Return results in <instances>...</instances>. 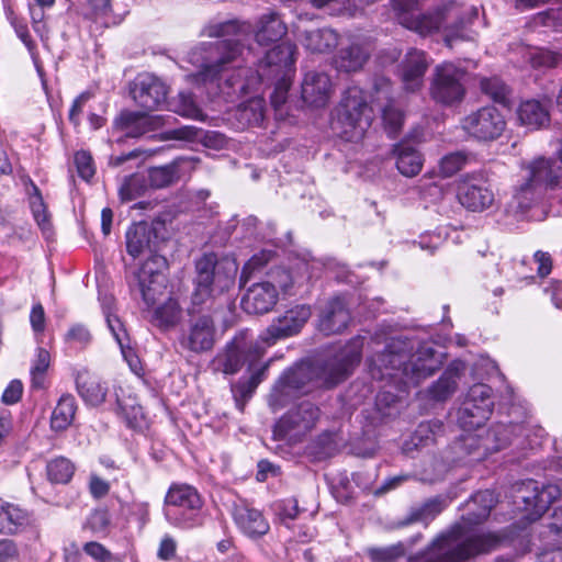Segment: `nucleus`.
<instances>
[{"instance_id": "nucleus-57", "label": "nucleus", "mask_w": 562, "mask_h": 562, "mask_svg": "<svg viewBox=\"0 0 562 562\" xmlns=\"http://www.w3.org/2000/svg\"><path fill=\"white\" fill-rule=\"evenodd\" d=\"M271 507L279 521L285 526L296 519L301 512L299 502L294 497L276 501Z\"/></svg>"}, {"instance_id": "nucleus-22", "label": "nucleus", "mask_w": 562, "mask_h": 562, "mask_svg": "<svg viewBox=\"0 0 562 562\" xmlns=\"http://www.w3.org/2000/svg\"><path fill=\"white\" fill-rule=\"evenodd\" d=\"M131 94L140 108L154 111L166 103L167 86L153 74H139L133 82Z\"/></svg>"}, {"instance_id": "nucleus-46", "label": "nucleus", "mask_w": 562, "mask_h": 562, "mask_svg": "<svg viewBox=\"0 0 562 562\" xmlns=\"http://www.w3.org/2000/svg\"><path fill=\"white\" fill-rule=\"evenodd\" d=\"M259 220L254 215H248L245 217L240 224L239 233H240V239L241 240H250L255 239L257 241H266V243H272L273 246H281V244H292L293 243V236L292 232H288L285 234V241H279L276 243L272 239V236L276 234V228L272 223L267 224V228L269 229V233L267 235H262V237L259 238V231H258Z\"/></svg>"}, {"instance_id": "nucleus-59", "label": "nucleus", "mask_w": 562, "mask_h": 562, "mask_svg": "<svg viewBox=\"0 0 562 562\" xmlns=\"http://www.w3.org/2000/svg\"><path fill=\"white\" fill-rule=\"evenodd\" d=\"M368 554L372 562H395L406 554V546L400 541L389 547L369 549Z\"/></svg>"}, {"instance_id": "nucleus-58", "label": "nucleus", "mask_w": 562, "mask_h": 562, "mask_svg": "<svg viewBox=\"0 0 562 562\" xmlns=\"http://www.w3.org/2000/svg\"><path fill=\"white\" fill-rule=\"evenodd\" d=\"M267 279L262 280L263 282H268L273 285L274 290L279 293L282 292L288 294L290 289L293 286V278L292 273L289 269L284 267H273L271 268L267 274Z\"/></svg>"}, {"instance_id": "nucleus-26", "label": "nucleus", "mask_w": 562, "mask_h": 562, "mask_svg": "<svg viewBox=\"0 0 562 562\" xmlns=\"http://www.w3.org/2000/svg\"><path fill=\"white\" fill-rule=\"evenodd\" d=\"M458 199L468 210L481 212L493 204L494 193L485 181L467 179L458 187Z\"/></svg>"}, {"instance_id": "nucleus-28", "label": "nucleus", "mask_w": 562, "mask_h": 562, "mask_svg": "<svg viewBox=\"0 0 562 562\" xmlns=\"http://www.w3.org/2000/svg\"><path fill=\"white\" fill-rule=\"evenodd\" d=\"M351 321L349 310L342 296L330 299L322 311L318 319V329L324 335L341 334Z\"/></svg>"}, {"instance_id": "nucleus-29", "label": "nucleus", "mask_w": 562, "mask_h": 562, "mask_svg": "<svg viewBox=\"0 0 562 562\" xmlns=\"http://www.w3.org/2000/svg\"><path fill=\"white\" fill-rule=\"evenodd\" d=\"M331 81L324 71H308L301 85L302 100L315 108L325 106L330 98Z\"/></svg>"}, {"instance_id": "nucleus-39", "label": "nucleus", "mask_w": 562, "mask_h": 562, "mask_svg": "<svg viewBox=\"0 0 562 562\" xmlns=\"http://www.w3.org/2000/svg\"><path fill=\"white\" fill-rule=\"evenodd\" d=\"M517 119L528 131L546 127L550 122L548 109L538 100H527L519 104Z\"/></svg>"}, {"instance_id": "nucleus-3", "label": "nucleus", "mask_w": 562, "mask_h": 562, "mask_svg": "<svg viewBox=\"0 0 562 562\" xmlns=\"http://www.w3.org/2000/svg\"><path fill=\"white\" fill-rule=\"evenodd\" d=\"M247 30L248 26L245 23L235 19L210 21L203 27L202 35L222 40L202 44L191 53L192 61H198L200 57L202 59L198 74L199 80L204 85L214 86L217 93L228 74H235L236 78L240 69L247 68L241 65L245 49L241 40Z\"/></svg>"}, {"instance_id": "nucleus-4", "label": "nucleus", "mask_w": 562, "mask_h": 562, "mask_svg": "<svg viewBox=\"0 0 562 562\" xmlns=\"http://www.w3.org/2000/svg\"><path fill=\"white\" fill-rule=\"evenodd\" d=\"M522 169L525 173L521 181L498 218V223L509 231L517 228L518 223L533 217L530 212L548 188L562 184V167L557 166L552 159L538 157Z\"/></svg>"}, {"instance_id": "nucleus-20", "label": "nucleus", "mask_w": 562, "mask_h": 562, "mask_svg": "<svg viewBox=\"0 0 562 562\" xmlns=\"http://www.w3.org/2000/svg\"><path fill=\"white\" fill-rule=\"evenodd\" d=\"M311 316L310 305H295L274 318L260 337L267 345L272 346L280 339L297 335Z\"/></svg>"}, {"instance_id": "nucleus-7", "label": "nucleus", "mask_w": 562, "mask_h": 562, "mask_svg": "<svg viewBox=\"0 0 562 562\" xmlns=\"http://www.w3.org/2000/svg\"><path fill=\"white\" fill-rule=\"evenodd\" d=\"M372 121V110L368 104L366 92L357 87H349L336 109L334 130L347 142L362 139Z\"/></svg>"}, {"instance_id": "nucleus-5", "label": "nucleus", "mask_w": 562, "mask_h": 562, "mask_svg": "<svg viewBox=\"0 0 562 562\" xmlns=\"http://www.w3.org/2000/svg\"><path fill=\"white\" fill-rule=\"evenodd\" d=\"M479 16L476 7L460 8L456 3L445 5L434 12H415L408 16L402 18V24L422 35L429 34L443 27L446 30L445 41L448 46H452L454 40H471L469 26Z\"/></svg>"}, {"instance_id": "nucleus-34", "label": "nucleus", "mask_w": 562, "mask_h": 562, "mask_svg": "<svg viewBox=\"0 0 562 562\" xmlns=\"http://www.w3.org/2000/svg\"><path fill=\"white\" fill-rule=\"evenodd\" d=\"M234 521L239 530L250 539H259L270 530L263 514L256 508L238 506L234 512Z\"/></svg>"}, {"instance_id": "nucleus-53", "label": "nucleus", "mask_w": 562, "mask_h": 562, "mask_svg": "<svg viewBox=\"0 0 562 562\" xmlns=\"http://www.w3.org/2000/svg\"><path fill=\"white\" fill-rule=\"evenodd\" d=\"M111 13L112 0H83L82 15L87 20L108 26Z\"/></svg>"}, {"instance_id": "nucleus-33", "label": "nucleus", "mask_w": 562, "mask_h": 562, "mask_svg": "<svg viewBox=\"0 0 562 562\" xmlns=\"http://www.w3.org/2000/svg\"><path fill=\"white\" fill-rule=\"evenodd\" d=\"M217 266V256L214 252L204 254L201 258L195 260L196 276L193 282L203 283H217L221 291H227L235 283L236 265L232 262L233 274H226L223 279L215 272Z\"/></svg>"}, {"instance_id": "nucleus-11", "label": "nucleus", "mask_w": 562, "mask_h": 562, "mask_svg": "<svg viewBox=\"0 0 562 562\" xmlns=\"http://www.w3.org/2000/svg\"><path fill=\"white\" fill-rule=\"evenodd\" d=\"M316 376L315 363L308 360H300L282 371L272 386L269 395V404L274 409L285 407L293 397L304 393L305 387Z\"/></svg>"}, {"instance_id": "nucleus-13", "label": "nucleus", "mask_w": 562, "mask_h": 562, "mask_svg": "<svg viewBox=\"0 0 562 562\" xmlns=\"http://www.w3.org/2000/svg\"><path fill=\"white\" fill-rule=\"evenodd\" d=\"M262 355L263 349L257 341L240 334L226 342L223 351L217 355L216 362L218 370L225 375H234L244 366H247V370H252Z\"/></svg>"}, {"instance_id": "nucleus-43", "label": "nucleus", "mask_w": 562, "mask_h": 562, "mask_svg": "<svg viewBox=\"0 0 562 562\" xmlns=\"http://www.w3.org/2000/svg\"><path fill=\"white\" fill-rule=\"evenodd\" d=\"M396 155V168L405 177H414L423 167L420 153L408 143H400L394 146Z\"/></svg>"}, {"instance_id": "nucleus-16", "label": "nucleus", "mask_w": 562, "mask_h": 562, "mask_svg": "<svg viewBox=\"0 0 562 562\" xmlns=\"http://www.w3.org/2000/svg\"><path fill=\"white\" fill-rule=\"evenodd\" d=\"M506 126L505 116L493 105L472 111L461 121L462 130L471 139L485 144L498 139Z\"/></svg>"}, {"instance_id": "nucleus-12", "label": "nucleus", "mask_w": 562, "mask_h": 562, "mask_svg": "<svg viewBox=\"0 0 562 562\" xmlns=\"http://www.w3.org/2000/svg\"><path fill=\"white\" fill-rule=\"evenodd\" d=\"M412 349L408 339L392 338L381 352L375 353L369 360L371 376L380 381L396 378L405 381Z\"/></svg>"}, {"instance_id": "nucleus-31", "label": "nucleus", "mask_w": 562, "mask_h": 562, "mask_svg": "<svg viewBox=\"0 0 562 562\" xmlns=\"http://www.w3.org/2000/svg\"><path fill=\"white\" fill-rule=\"evenodd\" d=\"M449 505L448 498L443 495H436L427 498L422 504L412 506L407 514L395 522L396 528H404L420 522L427 527Z\"/></svg>"}, {"instance_id": "nucleus-47", "label": "nucleus", "mask_w": 562, "mask_h": 562, "mask_svg": "<svg viewBox=\"0 0 562 562\" xmlns=\"http://www.w3.org/2000/svg\"><path fill=\"white\" fill-rule=\"evenodd\" d=\"M266 105L262 98H251L240 103L236 109L235 116L241 127L260 126L265 120Z\"/></svg>"}, {"instance_id": "nucleus-37", "label": "nucleus", "mask_w": 562, "mask_h": 562, "mask_svg": "<svg viewBox=\"0 0 562 562\" xmlns=\"http://www.w3.org/2000/svg\"><path fill=\"white\" fill-rule=\"evenodd\" d=\"M31 524V515L20 506L0 499V533L16 535Z\"/></svg>"}, {"instance_id": "nucleus-2", "label": "nucleus", "mask_w": 562, "mask_h": 562, "mask_svg": "<svg viewBox=\"0 0 562 562\" xmlns=\"http://www.w3.org/2000/svg\"><path fill=\"white\" fill-rule=\"evenodd\" d=\"M295 53L296 46L291 42L276 45L258 60L255 71L250 68L240 69L236 78L235 74H228L218 94L227 102H235L259 90L260 86H273L270 102L274 110H279L285 103L292 85Z\"/></svg>"}, {"instance_id": "nucleus-17", "label": "nucleus", "mask_w": 562, "mask_h": 562, "mask_svg": "<svg viewBox=\"0 0 562 562\" xmlns=\"http://www.w3.org/2000/svg\"><path fill=\"white\" fill-rule=\"evenodd\" d=\"M337 47L334 64L338 70L345 72L362 69L374 49L371 37L357 33H345L339 36Z\"/></svg>"}, {"instance_id": "nucleus-62", "label": "nucleus", "mask_w": 562, "mask_h": 562, "mask_svg": "<svg viewBox=\"0 0 562 562\" xmlns=\"http://www.w3.org/2000/svg\"><path fill=\"white\" fill-rule=\"evenodd\" d=\"M108 328L110 329L112 336L114 337L115 341L119 344L122 353L126 355V349L131 350L130 346V336L127 334V330L121 321V318L117 315L111 316L105 318Z\"/></svg>"}, {"instance_id": "nucleus-36", "label": "nucleus", "mask_w": 562, "mask_h": 562, "mask_svg": "<svg viewBox=\"0 0 562 562\" xmlns=\"http://www.w3.org/2000/svg\"><path fill=\"white\" fill-rule=\"evenodd\" d=\"M522 430L524 426L518 423H496L492 425L485 434L486 449H490L492 454L507 448L522 435Z\"/></svg>"}, {"instance_id": "nucleus-52", "label": "nucleus", "mask_w": 562, "mask_h": 562, "mask_svg": "<svg viewBox=\"0 0 562 562\" xmlns=\"http://www.w3.org/2000/svg\"><path fill=\"white\" fill-rule=\"evenodd\" d=\"M111 526V515L108 508L92 509L82 524V530H89L92 536L105 538Z\"/></svg>"}, {"instance_id": "nucleus-14", "label": "nucleus", "mask_w": 562, "mask_h": 562, "mask_svg": "<svg viewBox=\"0 0 562 562\" xmlns=\"http://www.w3.org/2000/svg\"><path fill=\"white\" fill-rule=\"evenodd\" d=\"M217 339L218 331L214 316L202 314L189 316L186 325L179 331L177 341L183 351L203 355L214 349Z\"/></svg>"}, {"instance_id": "nucleus-21", "label": "nucleus", "mask_w": 562, "mask_h": 562, "mask_svg": "<svg viewBox=\"0 0 562 562\" xmlns=\"http://www.w3.org/2000/svg\"><path fill=\"white\" fill-rule=\"evenodd\" d=\"M164 124L159 115H148L135 111H122L113 121V134H119L116 143L127 138H140L158 131Z\"/></svg>"}, {"instance_id": "nucleus-35", "label": "nucleus", "mask_w": 562, "mask_h": 562, "mask_svg": "<svg viewBox=\"0 0 562 562\" xmlns=\"http://www.w3.org/2000/svg\"><path fill=\"white\" fill-rule=\"evenodd\" d=\"M25 191L29 195V203L33 217L41 228L45 240L47 243H53L54 229L50 222V215L40 188L29 178Z\"/></svg>"}, {"instance_id": "nucleus-18", "label": "nucleus", "mask_w": 562, "mask_h": 562, "mask_svg": "<svg viewBox=\"0 0 562 562\" xmlns=\"http://www.w3.org/2000/svg\"><path fill=\"white\" fill-rule=\"evenodd\" d=\"M319 408L311 401H302L290 408L273 426V438L284 440L291 436L305 435L319 418Z\"/></svg>"}, {"instance_id": "nucleus-41", "label": "nucleus", "mask_w": 562, "mask_h": 562, "mask_svg": "<svg viewBox=\"0 0 562 562\" xmlns=\"http://www.w3.org/2000/svg\"><path fill=\"white\" fill-rule=\"evenodd\" d=\"M286 25L277 12L262 14L257 22L255 38L260 45L278 42L286 34Z\"/></svg>"}, {"instance_id": "nucleus-51", "label": "nucleus", "mask_w": 562, "mask_h": 562, "mask_svg": "<svg viewBox=\"0 0 562 562\" xmlns=\"http://www.w3.org/2000/svg\"><path fill=\"white\" fill-rule=\"evenodd\" d=\"M76 471L75 464L66 457H56L46 464V475L53 484H67Z\"/></svg>"}, {"instance_id": "nucleus-38", "label": "nucleus", "mask_w": 562, "mask_h": 562, "mask_svg": "<svg viewBox=\"0 0 562 562\" xmlns=\"http://www.w3.org/2000/svg\"><path fill=\"white\" fill-rule=\"evenodd\" d=\"M462 368V362L450 363L439 379L429 386V397L438 402H443L451 397L457 390Z\"/></svg>"}, {"instance_id": "nucleus-1", "label": "nucleus", "mask_w": 562, "mask_h": 562, "mask_svg": "<svg viewBox=\"0 0 562 562\" xmlns=\"http://www.w3.org/2000/svg\"><path fill=\"white\" fill-rule=\"evenodd\" d=\"M495 493L479 491L463 504L465 513L440 532L426 548L408 557V562H465L475 555L494 550L501 539L494 533L468 536V527L483 524L496 504Z\"/></svg>"}, {"instance_id": "nucleus-32", "label": "nucleus", "mask_w": 562, "mask_h": 562, "mask_svg": "<svg viewBox=\"0 0 562 562\" xmlns=\"http://www.w3.org/2000/svg\"><path fill=\"white\" fill-rule=\"evenodd\" d=\"M427 68L428 61L426 54L418 49H411L401 65L404 89L408 92L419 90Z\"/></svg>"}, {"instance_id": "nucleus-54", "label": "nucleus", "mask_w": 562, "mask_h": 562, "mask_svg": "<svg viewBox=\"0 0 562 562\" xmlns=\"http://www.w3.org/2000/svg\"><path fill=\"white\" fill-rule=\"evenodd\" d=\"M274 255L276 251L271 248H260L259 252L254 254L250 259L243 266L239 277V286L246 288L251 274L260 271Z\"/></svg>"}, {"instance_id": "nucleus-50", "label": "nucleus", "mask_w": 562, "mask_h": 562, "mask_svg": "<svg viewBox=\"0 0 562 562\" xmlns=\"http://www.w3.org/2000/svg\"><path fill=\"white\" fill-rule=\"evenodd\" d=\"M269 363H260V361L254 367L249 376H240L236 384L233 385L232 391L235 396L248 398L252 395L257 386L262 382L266 376Z\"/></svg>"}, {"instance_id": "nucleus-49", "label": "nucleus", "mask_w": 562, "mask_h": 562, "mask_svg": "<svg viewBox=\"0 0 562 562\" xmlns=\"http://www.w3.org/2000/svg\"><path fill=\"white\" fill-rule=\"evenodd\" d=\"M183 160L176 159L172 162L153 167L148 170V183L156 189L166 188L176 182L181 176Z\"/></svg>"}, {"instance_id": "nucleus-15", "label": "nucleus", "mask_w": 562, "mask_h": 562, "mask_svg": "<svg viewBox=\"0 0 562 562\" xmlns=\"http://www.w3.org/2000/svg\"><path fill=\"white\" fill-rule=\"evenodd\" d=\"M493 390L484 383L473 384L458 412V424L464 431L482 427L494 408Z\"/></svg>"}, {"instance_id": "nucleus-9", "label": "nucleus", "mask_w": 562, "mask_h": 562, "mask_svg": "<svg viewBox=\"0 0 562 562\" xmlns=\"http://www.w3.org/2000/svg\"><path fill=\"white\" fill-rule=\"evenodd\" d=\"M362 358V341L353 338L336 352L315 364L316 376L326 389H333L347 380Z\"/></svg>"}, {"instance_id": "nucleus-27", "label": "nucleus", "mask_w": 562, "mask_h": 562, "mask_svg": "<svg viewBox=\"0 0 562 562\" xmlns=\"http://www.w3.org/2000/svg\"><path fill=\"white\" fill-rule=\"evenodd\" d=\"M167 227L164 221H140L133 223L126 231V246H159L167 240Z\"/></svg>"}, {"instance_id": "nucleus-8", "label": "nucleus", "mask_w": 562, "mask_h": 562, "mask_svg": "<svg viewBox=\"0 0 562 562\" xmlns=\"http://www.w3.org/2000/svg\"><path fill=\"white\" fill-rule=\"evenodd\" d=\"M133 259L145 257L135 273L136 283L132 285L133 292H138L144 303L150 307L156 303L157 295L161 293L164 283L162 271L168 268L165 256L157 252L158 248H126Z\"/></svg>"}, {"instance_id": "nucleus-44", "label": "nucleus", "mask_w": 562, "mask_h": 562, "mask_svg": "<svg viewBox=\"0 0 562 562\" xmlns=\"http://www.w3.org/2000/svg\"><path fill=\"white\" fill-rule=\"evenodd\" d=\"M339 35L333 29H314L304 32L303 45L313 53H326L337 47Z\"/></svg>"}, {"instance_id": "nucleus-64", "label": "nucleus", "mask_w": 562, "mask_h": 562, "mask_svg": "<svg viewBox=\"0 0 562 562\" xmlns=\"http://www.w3.org/2000/svg\"><path fill=\"white\" fill-rule=\"evenodd\" d=\"M310 450L318 459L330 457L335 450L333 436L328 432L321 434L312 441Z\"/></svg>"}, {"instance_id": "nucleus-63", "label": "nucleus", "mask_w": 562, "mask_h": 562, "mask_svg": "<svg viewBox=\"0 0 562 562\" xmlns=\"http://www.w3.org/2000/svg\"><path fill=\"white\" fill-rule=\"evenodd\" d=\"M382 119L389 137L395 138L403 125V113L392 105H387L383 109Z\"/></svg>"}, {"instance_id": "nucleus-6", "label": "nucleus", "mask_w": 562, "mask_h": 562, "mask_svg": "<svg viewBox=\"0 0 562 562\" xmlns=\"http://www.w3.org/2000/svg\"><path fill=\"white\" fill-rule=\"evenodd\" d=\"M203 497L194 486L171 483L164 498L162 513L168 524L188 530L203 525Z\"/></svg>"}, {"instance_id": "nucleus-56", "label": "nucleus", "mask_w": 562, "mask_h": 562, "mask_svg": "<svg viewBox=\"0 0 562 562\" xmlns=\"http://www.w3.org/2000/svg\"><path fill=\"white\" fill-rule=\"evenodd\" d=\"M5 14L10 24L14 29L16 36L25 45L32 58L35 59L37 55L36 44L30 35L26 23L23 19H20L10 7H5Z\"/></svg>"}, {"instance_id": "nucleus-23", "label": "nucleus", "mask_w": 562, "mask_h": 562, "mask_svg": "<svg viewBox=\"0 0 562 562\" xmlns=\"http://www.w3.org/2000/svg\"><path fill=\"white\" fill-rule=\"evenodd\" d=\"M194 289L191 293L190 304L187 307L188 316H200L202 314L216 313L224 305H231V299L218 291L216 294L217 283L193 282Z\"/></svg>"}, {"instance_id": "nucleus-25", "label": "nucleus", "mask_w": 562, "mask_h": 562, "mask_svg": "<svg viewBox=\"0 0 562 562\" xmlns=\"http://www.w3.org/2000/svg\"><path fill=\"white\" fill-rule=\"evenodd\" d=\"M278 301L279 292L274 290L273 285L259 281L246 289L240 300V306L247 314L263 315L271 312Z\"/></svg>"}, {"instance_id": "nucleus-10", "label": "nucleus", "mask_w": 562, "mask_h": 562, "mask_svg": "<svg viewBox=\"0 0 562 562\" xmlns=\"http://www.w3.org/2000/svg\"><path fill=\"white\" fill-rule=\"evenodd\" d=\"M467 71L453 63H442L435 67L429 85L430 99L441 106L459 105L465 98Z\"/></svg>"}, {"instance_id": "nucleus-55", "label": "nucleus", "mask_w": 562, "mask_h": 562, "mask_svg": "<svg viewBox=\"0 0 562 562\" xmlns=\"http://www.w3.org/2000/svg\"><path fill=\"white\" fill-rule=\"evenodd\" d=\"M481 91L494 102L506 105L509 102L510 89L498 77L482 78L480 81Z\"/></svg>"}, {"instance_id": "nucleus-48", "label": "nucleus", "mask_w": 562, "mask_h": 562, "mask_svg": "<svg viewBox=\"0 0 562 562\" xmlns=\"http://www.w3.org/2000/svg\"><path fill=\"white\" fill-rule=\"evenodd\" d=\"M457 448L474 462L483 461L491 454L490 449H485L487 448L485 436L472 434V431H467L459 437Z\"/></svg>"}, {"instance_id": "nucleus-40", "label": "nucleus", "mask_w": 562, "mask_h": 562, "mask_svg": "<svg viewBox=\"0 0 562 562\" xmlns=\"http://www.w3.org/2000/svg\"><path fill=\"white\" fill-rule=\"evenodd\" d=\"M114 395V412L124 420L126 427L133 430H142L146 419L143 407L137 403L136 398L131 395H120L117 391H115Z\"/></svg>"}, {"instance_id": "nucleus-42", "label": "nucleus", "mask_w": 562, "mask_h": 562, "mask_svg": "<svg viewBox=\"0 0 562 562\" xmlns=\"http://www.w3.org/2000/svg\"><path fill=\"white\" fill-rule=\"evenodd\" d=\"M182 319V307L175 297H168L159 304L151 314V324L161 331H169L176 328Z\"/></svg>"}, {"instance_id": "nucleus-19", "label": "nucleus", "mask_w": 562, "mask_h": 562, "mask_svg": "<svg viewBox=\"0 0 562 562\" xmlns=\"http://www.w3.org/2000/svg\"><path fill=\"white\" fill-rule=\"evenodd\" d=\"M561 496V490L555 484H542L535 480H528L518 488L517 498L522 503V509L530 521L538 520Z\"/></svg>"}, {"instance_id": "nucleus-24", "label": "nucleus", "mask_w": 562, "mask_h": 562, "mask_svg": "<svg viewBox=\"0 0 562 562\" xmlns=\"http://www.w3.org/2000/svg\"><path fill=\"white\" fill-rule=\"evenodd\" d=\"M441 366L442 362L437 350L427 344H423L415 355L411 353L408 358L405 382L417 385L420 381L435 374Z\"/></svg>"}, {"instance_id": "nucleus-61", "label": "nucleus", "mask_w": 562, "mask_h": 562, "mask_svg": "<svg viewBox=\"0 0 562 562\" xmlns=\"http://www.w3.org/2000/svg\"><path fill=\"white\" fill-rule=\"evenodd\" d=\"M330 490L333 496L341 504H350L355 501V491L347 472L337 476Z\"/></svg>"}, {"instance_id": "nucleus-45", "label": "nucleus", "mask_w": 562, "mask_h": 562, "mask_svg": "<svg viewBox=\"0 0 562 562\" xmlns=\"http://www.w3.org/2000/svg\"><path fill=\"white\" fill-rule=\"evenodd\" d=\"M77 411L74 395L67 393L60 396L50 417V427L55 431L66 430L72 423Z\"/></svg>"}, {"instance_id": "nucleus-60", "label": "nucleus", "mask_w": 562, "mask_h": 562, "mask_svg": "<svg viewBox=\"0 0 562 562\" xmlns=\"http://www.w3.org/2000/svg\"><path fill=\"white\" fill-rule=\"evenodd\" d=\"M467 162V155L462 151H453L443 156L438 165L439 173L449 178L460 171Z\"/></svg>"}, {"instance_id": "nucleus-30", "label": "nucleus", "mask_w": 562, "mask_h": 562, "mask_svg": "<svg viewBox=\"0 0 562 562\" xmlns=\"http://www.w3.org/2000/svg\"><path fill=\"white\" fill-rule=\"evenodd\" d=\"M76 391L87 406L98 407L104 403L109 392L108 383L87 369L75 374Z\"/></svg>"}]
</instances>
